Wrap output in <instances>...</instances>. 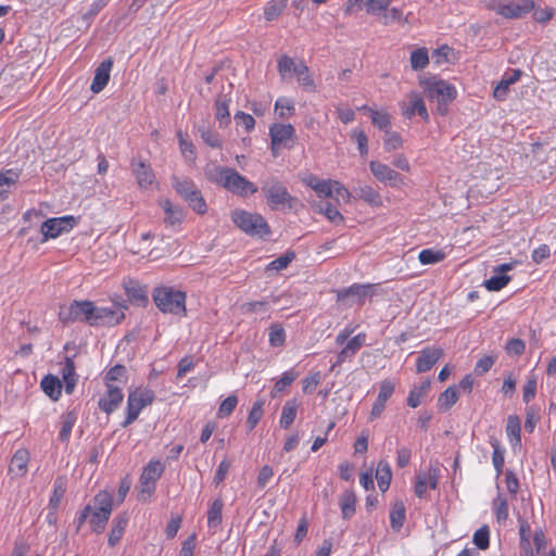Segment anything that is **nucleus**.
Listing matches in <instances>:
<instances>
[{"label": "nucleus", "mask_w": 556, "mask_h": 556, "mask_svg": "<svg viewBox=\"0 0 556 556\" xmlns=\"http://www.w3.org/2000/svg\"><path fill=\"white\" fill-rule=\"evenodd\" d=\"M458 400V391L455 386L448 387L438 399V405L442 410H448Z\"/></svg>", "instance_id": "obj_41"}, {"label": "nucleus", "mask_w": 556, "mask_h": 556, "mask_svg": "<svg viewBox=\"0 0 556 556\" xmlns=\"http://www.w3.org/2000/svg\"><path fill=\"white\" fill-rule=\"evenodd\" d=\"M29 453L26 450H17L11 459L9 470L11 473L23 477L27 471Z\"/></svg>", "instance_id": "obj_24"}, {"label": "nucleus", "mask_w": 556, "mask_h": 556, "mask_svg": "<svg viewBox=\"0 0 556 556\" xmlns=\"http://www.w3.org/2000/svg\"><path fill=\"white\" fill-rule=\"evenodd\" d=\"M489 539H490V530H489L488 526H483V527L479 528L473 533V543L480 549H485L489 547V543H490Z\"/></svg>", "instance_id": "obj_59"}, {"label": "nucleus", "mask_w": 556, "mask_h": 556, "mask_svg": "<svg viewBox=\"0 0 556 556\" xmlns=\"http://www.w3.org/2000/svg\"><path fill=\"white\" fill-rule=\"evenodd\" d=\"M76 422V416L74 413H67L62 417L61 429L59 433V439L62 442H66L70 439L73 427Z\"/></svg>", "instance_id": "obj_50"}, {"label": "nucleus", "mask_w": 556, "mask_h": 556, "mask_svg": "<svg viewBox=\"0 0 556 556\" xmlns=\"http://www.w3.org/2000/svg\"><path fill=\"white\" fill-rule=\"evenodd\" d=\"M419 85L424 89L426 97L430 101L437 102L438 112L441 115L446 114L447 104L457 96L456 88L452 84L437 77L420 79Z\"/></svg>", "instance_id": "obj_2"}, {"label": "nucleus", "mask_w": 556, "mask_h": 556, "mask_svg": "<svg viewBox=\"0 0 556 556\" xmlns=\"http://www.w3.org/2000/svg\"><path fill=\"white\" fill-rule=\"evenodd\" d=\"M402 143L403 141L400 134L390 130L386 131L383 137V146L386 151L390 152L397 150L402 147Z\"/></svg>", "instance_id": "obj_56"}, {"label": "nucleus", "mask_w": 556, "mask_h": 556, "mask_svg": "<svg viewBox=\"0 0 556 556\" xmlns=\"http://www.w3.org/2000/svg\"><path fill=\"white\" fill-rule=\"evenodd\" d=\"M261 190L267 200V204L274 211L291 208L294 198L287 187L276 177H268L262 182Z\"/></svg>", "instance_id": "obj_4"}, {"label": "nucleus", "mask_w": 556, "mask_h": 556, "mask_svg": "<svg viewBox=\"0 0 556 556\" xmlns=\"http://www.w3.org/2000/svg\"><path fill=\"white\" fill-rule=\"evenodd\" d=\"M154 400V392L150 389L138 388L131 391L127 399V416L123 421V427L132 424L139 416L142 408L150 405Z\"/></svg>", "instance_id": "obj_9"}, {"label": "nucleus", "mask_w": 556, "mask_h": 556, "mask_svg": "<svg viewBox=\"0 0 556 556\" xmlns=\"http://www.w3.org/2000/svg\"><path fill=\"white\" fill-rule=\"evenodd\" d=\"M62 378L65 383V392L71 394L77 382V375L75 372V364L71 357L65 358V363L62 369Z\"/></svg>", "instance_id": "obj_27"}, {"label": "nucleus", "mask_w": 556, "mask_h": 556, "mask_svg": "<svg viewBox=\"0 0 556 556\" xmlns=\"http://www.w3.org/2000/svg\"><path fill=\"white\" fill-rule=\"evenodd\" d=\"M286 340V332L285 330L278 326L273 325L269 328V342L273 346H281Z\"/></svg>", "instance_id": "obj_62"}, {"label": "nucleus", "mask_w": 556, "mask_h": 556, "mask_svg": "<svg viewBox=\"0 0 556 556\" xmlns=\"http://www.w3.org/2000/svg\"><path fill=\"white\" fill-rule=\"evenodd\" d=\"M391 0H365V7L368 14L376 16L380 22L381 14L390 7Z\"/></svg>", "instance_id": "obj_46"}, {"label": "nucleus", "mask_w": 556, "mask_h": 556, "mask_svg": "<svg viewBox=\"0 0 556 556\" xmlns=\"http://www.w3.org/2000/svg\"><path fill=\"white\" fill-rule=\"evenodd\" d=\"M493 509L498 522H504L508 518V502L506 497L498 494L493 501Z\"/></svg>", "instance_id": "obj_49"}, {"label": "nucleus", "mask_w": 556, "mask_h": 556, "mask_svg": "<svg viewBox=\"0 0 556 556\" xmlns=\"http://www.w3.org/2000/svg\"><path fill=\"white\" fill-rule=\"evenodd\" d=\"M295 134V129L291 124H274L269 129L271 138V150L276 155L281 148H290Z\"/></svg>", "instance_id": "obj_14"}, {"label": "nucleus", "mask_w": 556, "mask_h": 556, "mask_svg": "<svg viewBox=\"0 0 556 556\" xmlns=\"http://www.w3.org/2000/svg\"><path fill=\"white\" fill-rule=\"evenodd\" d=\"M521 72L514 70L510 74H506L494 89L493 96L496 100H504L507 96L508 88L510 85L519 80Z\"/></svg>", "instance_id": "obj_25"}, {"label": "nucleus", "mask_w": 556, "mask_h": 556, "mask_svg": "<svg viewBox=\"0 0 556 556\" xmlns=\"http://www.w3.org/2000/svg\"><path fill=\"white\" fill-rule=\"evenodd\" d=\"M131 166L134 176L140 189L147 190L155 185V175L150 165L142 161H134Z\"/></svg>", "instance_id": "obj_19"}, {"label": "nucleus", "mask_w": 556, "mask_h": 556, "mask_svg": "<svg viewBox=\"0 0 556 556\" xmlns=\"http://www.w3.org/2000/svg\"><path fill=\"white\" fill-rule=\"evenodd\" d=\"M112 66L113 61L111 59H106L98 65L90 86V89L93 93H99L105 88L110 80Z\"/></svg>", "instance_id": "obj_20"}, {"label": "nucleus", "mask_w": 556, "mask_h": 556, "mask_svg": "<svg viewBox=\"0 0 556 556\" xmlns=\"http://www.w3.org/2000/svg\"><path fill=\"white\" fill-rule=\"evenodd\" d=\"M124 306L114 304L111 307H98L93 304L90 326H114L124 318Z\"/></svg>", "instance_id": "obj_12"}, {"label": "nucleus", "mask_w": 556, "mask_h": 556, "mask_svg": "<svg viewBox=\"0 0 556 556\" xmlns=\"http://www.w3.org/2000/svg\"><path fill=\"white\" fill-rule=\"evenodd\" d=\"M229 102L230 99H228L227 96H218L215 101V115L220 126L227 125L230 121Z\"/></svg>", "instance_id": "obj_37"}, {"label": "nucleus", "mask_w": 556, "mask_h": 556, "mask_svg": "<svg viewBox=\"0 0 556 556\" xmlns=\"http://www.w3.org/2000/svg\"><path fill=\"white\" fill-rule=\"evenodd\" d=\"M235 121L238 126H242L247 131H251L255 126L253 116L241 111L235 114Z\"/></svg>", "instance_id": "obj_64"}, {"label": "nucleus", "mask_w": 556, "mask_h": 556, "mask_svg": "<svg viewBox=\"0 0 556 556\" xmlns=\"http://www.w3.org/2000/svg\"><path fill=\"white\" fill-rule=\"evenodd\" d=\"M126 376V368L123 365H115L112 367L105 376L106 383H112L116 381H124V378Z\"/></svg>", "instance_id": "obj_63"}, {"label": "nucleus", "mask_w": 556, "mask_h": 556, "mask_svg": "<svg viewBox=\"0 0 556 556\" xmlns=\"http://www.w3.org/2000/svg\"><path fill=\"white\" fill-rule=\"evenodd\" d=\"M287 5V0H271L264 7V17L270 22L276 20Z\"/></svg>", "instance_id": "obj_43"}, {"label": "nucleus", "mask_w": 556, "mask_h": 556, "mask_svg": "<svg viewBox=\"0 0 556 556\" xmlns=\"http://www.w3.org/2000/svg\"><path fill=\"white\" fill-rule=\"evenodd\" d=\"M430 386L431 382L429 380H425L419 386H415L408 393L407 405L412 408L419 406L422 399L428 393Z\"/></svg>", "instance_id": "obj_30"}, {"label": "nucleus", "mask_w": 556, "mask_h": 556, "mask_svg": "<svg viewBox=\"0 0 556 556\" xmlns=\"http://www.w3.org/2000/svg\"><path fill=\"white\" fill-rule=\"evenodd\" d=\"M206 178L238 197L247 198L257 192V187L231 167L215 165L205 172Z\"/></svg>", "instance_id": "obj_1"}, {"label": "nucleus", "mask_w": 556, "mask_h": 556, "mask_svg": "<svg viewBox=\"0 0 556 556\" xmlns=\"http://www.w3.org/2000/svg\"><path fill=\"white\" fill-rule=\"evenodd\" d=\"M92 509L111 515L113 509V498L109 492L102 491L93 498Z\"/></svg>", "instance_id": "obj_39"}, {"label": "nucleus", "mask_w": 556, "mask_h": 556, "mask_svg": "<svg viewBox=\"0 0 556 556\" xmlns=\"http://www.w3.org/2000/svg\"><path fill=\"white\" fill-rule=\"evenodd\" d=\"M92 306L90 301H74L70 306H61L59 317L65 324L84 321L90 325Z\"/></svg>", "instance_id": "obj_11"}, {"label": "nucleus", "mask_w": 556, "mask_h": 556, "mask_svg": "<svg viewBox=\"0 0 556 556\" xmlns=\"http://www.w3.org/2000/svg\"><path fill=\"white\" fill-rule=\"evenodd\" d=\"M391 478L392 472L389 463L386 460H380L376 470V479L381 492H386L389 489Z\"/></svg>", "instance_id": "obj_33"}, {"label": "nucleus", "mask_w": 556, "mask_h": 556, "mask_svg": "<svg viewBox=\"0 0 556 556\" xmlns=\"http://www.w3.org/2000/svg\"><path fill=\"white\" fill-rule=\"evenodd\" d=\"M299 403L296 399L289 400L285 403L281 412L279 424L282 428L288 429L296 417Z\"/></svg>", "instance_id": "obj_29"}, {"label": "nucleus", "mask_w": 556, "mask_h": 556, "mask_svg": "<svg viewBox=\"0 0 556 556\" xmlns=\"http://www.w3.org/2000/svg\"><path fill=\"white\" fill-rule=\"evenodd\" d=\"M445 253L440 250L425 249L419 252L418 260L424 265L437 264L443 261Z\"/></svg>", "instance_id": "obj_48"}, {"label": "nucleus", "mask_w": 556, "mask_h": 556, "mask_svg": "<svg viewBox=\"0 0 556 556\" xmlns=\"http://www.w3.org/2000/svg\"><path fill=\"white\" fill-rule=\"evenodd\" d=\"M379 23L384 26L391 25L393 23L405 25L408 23V16H404L402 10L397 8L388 7L384 13L381 14Z\"/></svg>", "instance_id": "obj_36"}, {"label": "nucleus", "mask_w": 556, "mask_h": 556, "mask_svg": "<svg viewBox=\"0 0 556 556\" xmlns=\"http://www.w3.org/2000/svg\"><path fill=\"white\" fill-rule=\"evenodd\" d=\"M124 399L123 392L119 387L112 383H106V392L99 400V408L106 413H113L122 403Z\"/></svg>", "instance_id": "obj_18"}, {"label": "nucleus", "mask_w": 556, "mask_h": 556, "mask_svg": "<svg viewBox=\"0 0 556 556\" xmlns=\"http://www.w3.org/2000/svg\"><path fill=\"white\" fill-rule=\"evenodd\" d=\"M294 74L296 75L298 81L302 87H304L307 91H315L316 86L314 79L311 76L308 67L303 62L298 64V70Z\"/></svg>", "instance_id": "obj_40"}, {"label": "nucleus", "mask_w": 556, "mask_h": 556, "mask_svg": "<svg viewBox=\"0 0 556 556\" xmlns=\"http://www.w3.org/2000/svg\"><path fill=\"white\" fill-rule=\"evenodd\" d=\"M128 525V516L126 513L117 515L112 522V528L109 533L108 543L111 547L117 545L125 532Z\"/></svg>", "instance_id": "obj_23"}, {"label": "nucleus", "mask_w": 556, "mask_h": 556, "mask_svg": "<svg viewBox=\"0 0 556 556\" xmlns=\"http://www.w3.org/2000/svg\"><path fill=\"white\" fill-rule=\"evenodd\" d=\"M402 115L412 119L416 114L425 122L429 121V113L422 96L417 91H410L406 98L399 103Z\"/></svg>", "instance_id": "obj_13"}, {"label": "nucleus", "mask_w": 556, "mask_h": 556, "mask_svg": "<svg viewBox=\"0 0 556 556\" xmlns=\"http://www.w3.org/2000/svg\"><path fill=\"white\" fill-rule=\"evenodd\" d=\"M490 443L493 447L492 463L496 470V475L500 476L504 467V451L501 448L500 442L496 439H491Z\"/></svg>", "instance_id": "obj_51"}, {"label": "nucleus", "mask_w": 556, "mask_h": 556, "mask_svg": "<svg viewBox=\"0 0 556 556\" xmlns=\"http://www.w3.org/2000/svg\"><path fill=\"white\" fill-rule=\"evenodd\" d=\"M164 471V466L159 460H151L143 468L138 489V500L148 501L155 491L156 481L161 478Z\"/></svg>", "instance_id": "obj_8"}, {"label": "nucleus", "mask_w": 556, "mask_h": 556, "mask_svg": "<svg viewBox=\"0 0 556 556\" xmlns=\"http://www.w3.org/2000/svg\"><path fill=\"white\" fill-rule=\"evenodd\" d=\"M231 220L239 229L252 237L263 238L270 232L267 222L257 213L235 210L231 212Z\"/></svg>", "instance_id": "obj_5"}, {"label": "nucleus", "mask_w": 556, "mask_h": 556, "mask_svg": "<svg viewBox=\"0 0 556 556\" xmlns=\"http://www.w3.org/2000/svg\"><path fill=\"white\" fill-rule=\"evenodd\" d=\"M369 168L372 175L382 184L396 187L403 182L401 175L386 164L370 161Z\"/></svg>", "instance_id": "obj_16"}, {"label": "nucleus", "mask_w": 556, "mask_h": 556, "mask_svg": "<svg viewBox=\"0 0 556 556\" xmlns=\"http://www.w3.org/2000/svg\"><path fill=\"white\" fill-rule=\"evenodd\" d=\"M111 515L103 514L101 511L94 510L91 508L90 511V525L92 528V531L96 533H101L106 526V522L109 520Z\"/></svg>", "instance_id": "obj_52"}, {"label": "nucleus", "mask_w": 556, "mask_h": 556, "mask_svg": "<svg viewBox=\"0 0 556 556\" xmlns=\"http://www.w3.org/2000/svg\"><path fill=\"white\" fill-rule=\"evenodd\" d=\"M516 264V262H513L495 266L493 269L494 275L483 283L485 289L489 291L502 290L510 281V277L505 275V273L514 269Z\"/></svg>", "instance_id": "obj_17"}, {"label": "nucleus", "mask_w": 556, "mask_h": 556, "mask_svg": "<svg viewBox=\"0 0 556 556\" xmlns=\"http://www.w3.org/2000/svg\"><path fill=\"white\" fill-rule=\"evenodd\" d=\"M371 123L378 127L379 129H384L386 131L390 127V116L387 112L369 110Z\"/></svg>", "instance_id": "obj_57"}, {"label": "nucleus", "mask_w": 556, "mask_h": 556, "mask_svg": "<svg viewBox=\"0 0 556 556\" xmlns=\"http://www.w3.org/2000/svg\"><path fill=\"white\" fill-rule=\"evenodd\" d=\"M177 137L182 156L185 157L186 161L193 164L197 159L195 148L193 143L186 139L181 130L177 132Z\"/></svg>", "instance_id": "obj_42"}, {"label": "nucleus", "mask_w": 556, "mask_h": 556, "mask_svg": "<svg viewBox=\"0 0 556 556\" xmlns=\"http://www.w3.org/2000/svg\"><path fill=\"white\" fill-rule=\"evenodd\" d=\"M443 351L440 348H425L417 359V372H426L442 357Z\"/></svg>", "instance_id": "obj_21"}, {"label": "nucleus", "mask_w": 556, "mask_h": 556, "mask_svg": "<svg viewBox=\"0 0 556 556\" xmlns=\"http://www.w3.org/2000/svg\"><path fill=\"white\" fill-rule=\"evenodd\" d=\"M410 66L414 71H421L429 64L428 51L426 48H419L410 53Z\"/></svg>", "instance_id": "obj_44"}, {"label": "nucleus", "mask_w": 556, "mask_h": 556, "mask_svg": "<svg viewBox=\"0 0 556 556\" xmlns=\"http://www.w3.org/2000/svg\"><path fill=\"white\" fill-rule=\"evenodd\" d=\"M238 404V397L236 395H229L226 397L218 407L217 415L219 418L228 417L236 408Z\"/></svg>", "instance_id": "obj_60"}, {"label": "nucleus", "mask_w": 556, "mask_h": 556, "mask_svg": "<svg viewBox=\"0 0 556 556\" xmlns=\"http://www.w3.org/2000/svg\"><path fill=\"white\" fill-rule=\"evenodd\" d=\"M534 8L533 0H510L508 2L493 1L489 9L505 18H521Z\"/></svg>", "instance_id": "obj_10"}, {"label": "nucleus", "mask_w": 556, "mask_h": 556, "mask_svg": "<svg viewBox=\"0 0 556 556\" xmlns=\"http://www.w3.org/2000/svg\"><path fill=\"white\" fill-rule=\"evenodd\" d=\"M277 66L282 79L290 77L298 70V64L288 55L280 56Z\"/></svg>", "instance_id": "obj_47"}, {"label": "nucleus", "mask_w": 556, "mask_h": 556, "mask_svg": "<svg viewBox=\"0 0 556 556\" xmlns=\"http://www.w3.org/2000/svg\"><path fill=\"white\" fill-rule=\"evenodd\" d=\"M198 131L202 140L211 148L219 149L223 146V140L220 136L213 129H211L207 125L202 124L199 125Z\"/></svg>", "instance_id": "obj_35"}, {"label": "nucleus", "mask_w": 556, "mask_h": 556, "mask_svg": "<svg viewBox=\"0 0 556 556\" xmlns=\"http://www.w3.org/2000/svg\"><path fill=\"white\" fill-rule=\"evenodd\" d=\"M295 254L294 252H287L283 255L277 257L276 260L271 261L266 269L267 270H275L279 271L288 267V265L294 260Z\"/></svg>", "instance_id": "obj_54"}, {"label": "nucleus", "mask_w": 556, "mask_h": 556, "mask_svg": "<svg viewBox=\"0 0 556 556\" xmlns=\"http://www.w3.org/2000/svg\"><path fill=\"white\" fill-rule=\"evenodd\" d=\"M159 204L164 211V223L167 227H176L181 224L185 212L180 206L174 205L168 199H161Z\"/></svg>", "instance_id": "obj_22"}, {"label": "nucleus", "mask_w": 556, "mask_h": 556, "mask_svg": "<svg viewBox=\"0 0 556 556\" xmlns=\"http://www.w3.org/2000/svg\"><path fill=\"white\" fill-rule=\"evenodd\" d=\"M299 374L294 369L287 370L282 374L280 379H278L275 383L274 391L271 392V396H275L274 392H281L287 387H289L296 378Z\"/></svg>", "instance_id": "obj_53"}, {"label": "nucleus", "mask_w": 556, "mask_h": 556, "mask_svg": "<svg viewBox=\"0 0 556 556\" xmlns=\"http://www.w3.org/2000/svg\"><path fill=\"white\" fill-rule=\"evenodd\" d=\"M66 492V482L62 477H58L53 483V493L50 497L48 509L58 510L60 503Z\"/></svg>", "instance_id": "obj_34"}, {"label": "nucleus", "mask_w": 556, "mask_h": 556, "mask_svg": "<svg viewBox=\"0 0 556 556\" xmlns=\"http://www.w3.org/2000/svg\"><path fill=\"white\" fill-rule=\"evenodd\" d=\"M379 285L366 283L359 285L354 283L348 288L341 289L337 293V299L340 303L345 306L362 305L366 299H371L378 294Z\"/></svg>", "instance_id": "obj_7"}, {"label": "nucleus", "mask_w": 556, "mask_h": 556, "mask_svg": "<svg viewBox=\"0 0 556 556\" xmlns=\"http://www.w3.org/2000/svg\"><path fill=\"white\" fill-rule=\"evenodd\" d=\"M354 192L357 198L362 199L366 203L371 206H380L382 204V199L378 191H376L372 187L367 185H358Z\"/></svg>", "instance_id": "obj_26"}, {"label": "nucleus", "mask_w": 556, "mask_h": 556, "mask_svg": "<svg viewBox=\"0 0 556 556\" xmlns=\"http://www.w3.org/2000/svg\"><path fill=\"white\" fill-rule=\"evenodd\" d=\"M222 510H223V502L222 500H215L207 511V526L210 528H215L222 522Z\"/></svg>", "instance_id": "obj_45"}, {"label": "nucleus", "mask_w": 556, "mask_h": 556, "mask_svg": "<svg viewBox=\"0 0 556 556\" xmlns=\"http://www.w3.org/2000/svg\"><path fill=\"white\" fill-rule=\"evenodd\" d=\"M394 389H395V383L392 380L386 379V380L381 381L380 388H379V393H378V396L376 400L387 404V401L393 394Z\"/></svg>", "instance_id": "obj_61"}, {"label": "nucleus", "mask_w": 556, "mask_h": 556, "mask_svg": "<svg viewBox=\"0 0 556 556\" xmlns=\"http://www.w3.org/2000/svg\"><path fill=\"white\" fill-rule=\"evenodd\" d=\"M262 416H263V402L257 401L253 404V406L249 413L248 419H247V426L249 428V431H252L256 427V425L261 420Z\"/></svg>", "instance_id": "obj_55"}, {"label": "nucleus", "mask_w": 556, "mask_h": 556, "mask_svg": "<svg viewBox=\"0 0 556 556\" xmlns=\"http://www.w3.org/2000/svg\"><path fill=\"white\" fill-rule=\"evenodd\" d=\"M41 388L43 392L53 401L59 400L61 396L62 383L61 380L52 375L43 377L41 380Z\"/></svg>", "instance_id": "obj_28"}, {"label": "nucleus", "mask_w": 556, "mask_h": 556, "mask_svg": "<svg viewBox=\"0 0 556 556\" xmlns=\"http://www.w3.org/2000/svg\"><path fill=\"white\" fill-rule=\"evenodd\" d=\"M340 508L344 519H350L355 514L356 496L353 491L346 490L342 493L340 496Z\"/></svg>", "instance_id": "obj_31"}, {"label": "nucleus", "mask_w": 556, "mask_h": 556, "mask_svg": "<svg viewBox=\"0 0 556 556\" xmlns=\"http://www.w3.org/2000/svg\"><path fill=\"white\" fill-rule=\"evenodd\" d=\"M520 430L521 427L519 417L517 415L508 416L506 424V434L514 445H520Z\"/></svg>", "instance_id": "obj_38"}, {"label": "nucleus", "mask_w": 556, "mask_h": 556, "mask_svg": "<svg viewBox=\"0 0 556 556\" xmlns=\"http://www.w3.org/2000/svg\"><path fill=\"white\" fill-rule=\"evenodd\" d=\"M405 513V505L402 501L393 503L390 511V523L393 530L399 531L403 527L406 518Z\"/></svg>", "instance_id": "obj_32"}, {"label": "nucleus", "mask_w": 556, "mask_h": 556, "mask_svg": "<svg viewBox=\"0 0 556 556\" xmlns=\"http://www.w3.org/2000/svg\"><path fill=\"white\" fill-rule=\"evenodd\" d=\"M173 187L194 212L198 214L206 213V202L193 180L186 177L174 176Z\"/></svg>", "instance_id": "obj_6"}, {"label": "nucleus", "mask_w": 556, "mask_h": 556, "mask_svg": "<svg viewBox=\"0 0 556 556\" xmlns=\"http://www.w3.org/2000/svg\"><path fill=\"white\" fill-rule=\"evenodd\" d=\"M318 212L324 214L328 220L336 225L344 222L342 214L330 203H327L325 206H319Z\"/></svg>", "instance_id": "obj_58"}, {"label": "nucleus", "mask_w": 556, "mask_h": 556, "mask_svg": "<svg viewBox=\"0 0 556 556\" xmlns=\"http://www.w3.org/2000/svg\"><path fill=\"white\" fill-rule=\"evenodd\" d=\"M75 225L73 216H63L59 218H50L41 225V232L45 239L56 238L61 233L70 231Z\"/></svg>", "instance_id": "obj_15"}, {"label": "nucleus", "mask_w": 556, "mask_h": 556, "mask_svg": "<svg viewBox=\"0 0 556 556\" xmlns=\"http://www.w3.org/2000/svg\"><path fill=\"white\" fill-rule=\"evenodd\" d=\"M153 301L164 314L186 315V293L173 287L161 286L153 290Z\"/></svg>", "instance_id": "obj_3"}]
</instances>
